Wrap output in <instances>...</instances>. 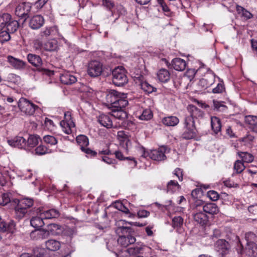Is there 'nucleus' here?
<instances>
[{"label": "nucleus", "mask_w": 257, "mask_h": 257, "mask_svg": "<svg viewBox=\"0 0 257 257\" xmlns=\"http://www.w3.org/2000/svg\"><path fill=\"white\" fill-rule=\"evenodd\" d=\"M112 82L117 86H124L128 82V78L124 68L121 67L115 68L112 71Z\"/></svg>", "instance_id": "f257e3e1"}, {"label": "nucleus", "mask_w": 257, "mask_h": 257, "mask_svg": "<svg viewBox=\"0 0 257 257\" xmlns=\"http://www.w3.org/2000/svg\"><path fill=\"white\" fill-rule=\"evenodd\" d=\"M247 249L248 254L252 257L257 256V235L254 232L249 231L245 234Z\"/></svg>", "instance_id": "f03ea898"}, {"label": "nucleus", "mask_w": 257, "mask_h": 257, "mask_svg": "<svg viewBox=\"0 0 257 257\" xmlns=\"http://www.w3.org/2000/svg\"><path fill=\"white\" fill-rule=\"evenodd\" d=\"M128 223L131 225H134L137 226H144L147 224V223H140V222H126L123 220H119L115 222L116 227L115 231L117 235H122L123 233L126 234L129 230H132L133 228L131 227L126 226L125 225Z\"/></svg>", "instance_id": "7ed1b4c3"}, {"label": "nucleus", "mask_w": 257, "mask_h": 257, "mask_svg": "<svg viewBox=\"0 0 257 257\" xmlns=\"http://www.w3.org/2000/svg\"><path fill=\"white\" fill-rule=\"evenodd\" d=\"M18 107L21 111L27 115H33L38 106L27 99L21 97L18 102Z\"/></svg>", "instance_id": "20e7f679"}, {"label": "nucleus", "mask_w": 257, "mask_h": 257, "mask_svg": "<svg viewBox=\"0 0 257 257\" xmlns=\"http://www.w3.org/2000/svg\"><path fill=\"white\" fill-rule=\"evenodd\" d=\"M215 76L213 73L209 72L204 76L197 84L198 91H201L211 86L215 82Z\"/></svg>", "instance_id": "39448f33"}, {"label": "nucleus", "mask_w": 257, "mask_h": 257, "mask_svg": "<svg viewBox=\"0 0 257 257\" xmlns=\"http://www.w3.org/2000/svg\"><path fill=\"white\" fill-rule=\"evenodd\" d=\"M103 70L102 64L98 61H91L88 63L87 67L88 74L92 77L100 76Z\"/></svg>", "instance_id": "423d86ee"}, {"label": "nucleus", "mask_w": 257, "mask_h": 257, "mask_svg": "<svg viewBox=\"0 0 257 257\" xmlns=\"http://www.w3.org/2000/svg\"><path fill=\"white\" fill-rule=\"evenodd\" d=\"M134 232V229L129 230L126 234L123 233L122 235H117L119 237L117 239V242L119 245L123 247H126L130 244L134 243L136 242V238L133 235Z\"/></svg>", "instance_id": "0eeeda50"}, {"label": "nucleus", "mask_w": 257, "mask_h": 257, "mask_svg": "<svg viewBox=\"0 0 257 257\" xmlns=\"http://www.w3.org/2000/svg\"><path fill=\"white\" fill-rule=\"evenodd\" d=\"M32 5L29 3L24 2L19 4L16 8V15L21 18L24 19L25 21L29 17V13L31 11Z\"/></svg>", "instance_id": "6e6552de"}, {"label": "nucleus", "mask_w": 257, "mask_h": 257, "mask_svg": "<svg viewBox=\"0 0 257 257\" xmlns=\"http://www.w3.org/2000/svg\"><path fill=\"white\" fill-rule=\"evenodd\" d=\"M215 250L218 252L221 256L228 253L230 248L229 243L224 239L218 240L214 244Z\"/></svg>", "instance_id": "1a4fd4ad"}, {"label": "nucleus", "mask_w": 257, "mask_h": 257, "mask_svg": "<svg viewBox=\"0 0 257 257\" xmlns=\"http://www.w3.org/2000/svg\"><path fill=\"white\" fill-rule=\"evenodd\" d=\"M126 94L123 93L119 92L115 90H110L106 96V99L108 102H109L111 107L114 105L120 98H126Z\"/></svg>", "instance_id": "9d476101"}, {"label": "nucleus", "mask_w": 257, "mask_h": 257, "mask_svg": "<svg viewBox=\"0 0 257 257\" xmlns=\"http://www.w3.org/2000/svg\"><path fill=\"white\" fill-rule=\"evenodd\" d=\"M7 61L10 65L15 69H23L25 68L26 62L16 58L11 55H9L7 57Z\"/></svg>", "instance_id": "9b49d317"}, {"label": "nucleus", "mask_w": 257, "mask_h": 257, "mask_svg": "<svg viewBox=\"0 0 257 257\" xmlns=\"http://www.w3.org/2000/svg\"><path fill=\"white\" fill-rule=\"evenodd\" d=\"M193 217L194 220L202 226L206 225L208 221V216L203 212L202 209H199L198 211L193 212Z\"/></svg>", "instance_id": "f8f14e48"}, {"label": "nucleus", "mask_w": 257, "mask_h": 257, "mask_svg": "<svg viewBox=\"0 0 257 257\" xmlns=\"http://www.w3.org/2000/svg\"><path fill=\"white\" fill-rule=\"evenodd\" d=\"M9 144L15 147L19 148H27L26 139L23 137L17 136L13 139L8 140Z\"/></svg>", "instance_id": "ddd939ff"}, {"label": "nucleus", "mask_w": 257, "mask_h": 257, "mask_svg": "<svg viewBox=\"0 0 257 257\" xmlns=\"http://www.w3.org/2000/svg\"><path fill=\"white\" fill-rule=\"evenodd\" d=\"M31 237L33 239L39 240L47 238L49 236V231L46 229H37L31 233Z\"/></svg>", "instance_id": "4468645a"}, {"label": "nucleus", "mask_w": 257, "mask_h": 257, "mask_svg": "<svg viewBox=\"0 0 257 257\" xmlns=\"http://www.w3.org/2000/svg\"><path fill=\"white\" fill-rule=\"evenodd\" d=\"M44 24V19L41 15H36L33 17L29 22L30 27L33 29H38Z\"/></svg>", "instance_id": "2eb2a0df"}, {"label": "nucleus", "mask_w": 257, "mask_h": 257, "mask_svg": "<svg viewBox=\"0 0 257 257\" xmlns=\"http://www.w3.org/2000/svg\"><path fill=\"white\" fill-rule=\"evenodd\" d=\"M197 136L196 128H184V132L181 135V138L183 140H191L195 139Z\"/></svg>", "instance_id": "dca6fc26"}, {"label": "nucleus", "mask_w": 257, "mask_h": 257, "mask_svg": "<svg viewBox=\"0 0 257 257\" xmlns=\"http://www.w3.org/2000/svg\"><path fill=\"white\" fill-rule=\"evenodd\" d=\"M187 110L190 113L188 116H191L194 119V118L202 117L204 114L203 112L200 109L192 104L189 105L187 106Z\"/></svg>", "instance_id": "f3484780"}, {"label": "nucleus", "mask_w": 257, "mask_h": 257, "mask_svg": "<svg viewBox=\"0 0 257 257\" xmlns=\"http://www.w3.org/2000/svg\"><path fill=\"white\" fill-rule=\"evenodd\" d=\"M27 59L28 62L35 67H40L42 65V60L39 55L31 53L28 54Z\"/></svg>", "instance_id": "a211bd4d"}, {"label": "nucleus", "mask_w": 257, "mask_h": 257, "mask_svg": "<svg viewBox=\"0 0 257 257\" xmlns=\"http://www.w3.org/2000/svg\"><path fill=\"white\" fill-rule=\"evenodd\" d=\"M61 82L66 85H71L77 81L76 78L69 72H66L61 75Z\"/></svg>", "instance_id": "6ab92c4d"}, {"label": "nucleus", "mask_w": 257, "mask_h": 257, "mask_svg": "<svg viewBox=\"0 0 257 257\" xmlns=\"http://www.w3.org/2000/svg\"><path fill=\"white\" fill-rule=\"evenodd\" d=\"M15 224L14 221L11 220L8 222L2 221L0 222V231L13 233L15 230Z\"/></svg>", "instance_id": "aec40b11"}, {"label": "nucleus", "mask_w": 257, "mask_h": 257, "mask_svg": "<svg viewBox=\"0 0 257 257\" xmlns=\"http://www.w3.org/2000/svg\"><path fill=\"white\" fill-rule=\"evenodd\" d=\"M172 66L175 70L182 71L185 69L186 62L181 58H175L172 61Z\"/></svg>", "instance_id": "412c9836"}, {"label": "nucleus", "mask_w": 257, "mask_h": 257, "mask_svg": "<svg viewBox=\"0 0 257 257\" xmlns=\"http://www.w3.org/2000/svg\"><path fill=\"white\" fill-rule=\"evenodd\" d=\"M97 120L102 126L106 128H111L113 126L112 121L110 116L108 115L104 114H100L98 116Z\"/></svg>", "instance_id": "4be33fe9"}, {"label": "nucleus", "mask_w": 257, "mask_h": 257, "mask_svg": "<svg viewBox=\"0 0 257 257\" xmlns=\"http://www.w3.org/2000/svg\"><path fill=\"white\" fill-rule=\"evenodd\" d=\"M39 212L40 213V215L43 217L44 219L56 218L59 217L60 215L59 211L55 209L48 210L43 212H40V211Z\"/></svg>", "instance_id": "5701e85b"}, {"label": "nucleus", "mask_w": 257, "mask_h": 257, "mask_svg": "<svg viewBox=\"0 0 257 257\" xmlns=\"http://www.w3.org/2000/svg\"><path fill=\"white\" fill-rule=\"evenodd\" d=\"M245 122L248 125V128L252 132L257 133V116L248 115L246 117Z\"/></svg>", "instance_id": "b1692460"}, {"label": "nucleus", "mask_w": 257, "mask_h": 257, "mask_svg": "<svg viewBox=\"0 0 257 257\" xmlns=\"http://www.w3.org/2000/svg\"><path fill=\"white\" fill-rule=\"evenodd\" d=\"M148 250L149 248L144 245H137L133 247H130L126 249V251L130 255H136L140 253H143L145 250Z\"/></svg>", "instance_id": "393cba45"}, {"label": "nucleus", "mask_w": 257, "mask_h": 257, "mask_svg": "<svg viewBox=\"0 0 257 257\" xmlns=\"http://www.w3.org/2000/svg\"><path fill=\"white\" fill-rule=\"evenodd\" d=\"M201 209L203 212L210 214H216L219 212L218 206L215 203H207L204 205Z\"/></svg>", "instance_id": "a878e982"}, {"label": "nucleus", "mask_w": 257, "mask_h": 257, "mask_svg": "<svg viewBox=\"0 0 257 257\" xmlns=\"http://www.w3.org/2000/svg\"><path fill=\"white\" fill-rule=\"evenodd\" d=\"M15 204H18L19 206L27 210L28 208L31 207L33 205V200L30 198H24L21 200L14 199L13 200Z\"/></svg>", "instance_id": "bb28decb"}, {"label": "nucleus", "mask_w": 257, "mask_h": 257, "mask_svg": "<svg viewBox=\"0 0 257 257\" xmlns=\"http://www.w3.org/2000/svg\"><path fill=\"white\" fill-rule=\"evenodd\" d=\"M162 122L166 126H174L179 123V119L175 116H169L164 117Z\"/></svg>", "instance_id": "cd10ccee"}, {"label": "nucleus", "mask_w": 257, "mask_h": 257, "mask_svg": "<svg viewBox=\"0 0 257 257\" xmlns=\"http://www.w3.org/2000/svg\"><path fill=\"white\" fill-rule=\"evenodd\" d=\"M43 48L47 51H56L58 48L57 42L55 39L50 40L44 44Z\"/></svg>", "instance_id": "c85d7f7f"}, {"label": "nucleus", "mask_w": 257, "mask_h": 257, "mask_svg": "<svg viewBox=\"0 0 257 257\" xmlns=\"http://www.w3.org/2000/svg\"><path fill=\"white\" fill-rule=\"evenodd\" d=\"M45 245L48 249L52 251L58 250L61 246L59 241L54 239H50L46 241Z\"/></svg>", "instance_id": "c756f323"}, {"label": "nucleus", "mask_w": 257, "mask_h": 257, "mask_svg": "<svg viewBox=\"0 0 257 257\" xmlns=\"http://www.w3.org/2000/svg\"><path fill=\"white\" fill-rule=\"evenodd\" d=\"M40 138L37 135H30L27 140H26L27 148H34L38 144Z\"/></svg>", "instance_id": "7c9ffc66"}, {"label": "nucleus", "mask_w": 257, "mask_h": 257, "mask_svg": "<svg viewBox=\"0 0 257 257\" xmlns=\"http://www.w3.org/2000/svg\"><path fill=\"white\" fill-rule=\"evenodd\" d=\"M19 27V23L16 20L12 19L11 16L10 21L7 24L6 29L10 33L16 32Z\"/></svg>", "instance_id": "2f4dec72"}, {"label": "nucleus", "mask_w": 257, "mask_h": 257, "mask_svg": "<svg viewBox=\"0 0 257 257\" xmlns=\"http://www.w3.org/2000/svg\"><path fill=\"white\" fill-rule=\"evenodd\" d=\"M112 116L118 119L123 120L127 117V114L123 109L112 108Z\"/></svg>", "instance_id": "473e14b6"}, {"label": "nucleus", "mask_w": 257, "mask_h": 257, "mask_svg": "<svg viewBox=\"0 0 257 257\" xmlns=\"http://www.w3.org/2000/svg\"><path fill=\"white\" fill-rule=\"evenodd\" d=\"M48 231H49V234L58 235L62 232L63 227L57 224H50L48 225Z\"/></svg>", "instance_id": "72a5a7b5"}, {"label": "nucleus", "mask_w": 257, "mask_h": 257, "mask_svg": "<svg viewBox=\"0 0 257 257\" xmlns=\"http://www.w3.org/2000/svg\"><path fill=\"white\" fill-rule=\"evenodd\" d=\"M211 124L212 130L215 134H217L220 131L221 124L220 119L216 117L213 116L211 117Z\"/></svg>", "instance_id": "f704fd0d"}, {"label": "nucleus", "mask_w": 257, "mask_h": 257, "mask_svg": "<svg viewBox=\"0 0 257 257\" xmlns=\"http://www.w3.org/2000/svg\"><path fill=\"white\" fill-rule=\"evenodd\" d=\"M181 188L180 185L177 181L174 180L170 181L167 185V191L170 192L172 194L177 191H179Z\"/></svg>", "instance_id": "c9c22d12"}, {"label": "nucleus", "mask_w": 257, "mask_h": 257, "mask_svg": "<svg viewBox=\"0 0 257 257\" xmlns=\"http://www.w3.org/2000/svg\"><path fill=\"white\" fill-rule=\"evenodd\" d=\"M43 219V217L41 216L33 217L30 221L31 225L34 228L39 229L45 224Z\"/></svg>", "instance_id": "e433bc0d"}, {"label": "nucleus", "mask_w": 257, "mask_h": 257, "mask_svg": "<svg viewBox=\"0 0 257 257\" xmlns=\"http://www.w3.org/2000/svg\"><path fill=\"white\" fill-rule=\"evenodd\" d=\"M239 157L241 159L242 162L251 163L254 160L253 155L246 152H238L237 153Z\"/></svg>", "instance_id": "4c0bfd02"}, {"label": "nucleus", "mask_w": 257, "mask_h": 257, "mask_svg": "<svg viewBox=\"0 0 257 257\" xmlns=\"http://www.w3.org/2000/svg\"><path fill=\"white\" fill-rule=\"evenodd\" d=\"M76 141L80 146L81 150L86 147L89 144L87 137L84 135H79L76 137Z\"/></svg>", "instance_id": "58836bf2"}, {"label": "nucleus", "mask_w": 257, "mask_h": 257, "mask_svg": "<svg viewBox=\"0 0 257 257\" xmlns=\"http://www.w3.org/2000/svg\"><path fill=\"white\" fill-rule=\"evenodd\" d=\"M236 9L238 14L241 15L242 17H244L246 19H250L252 18L253 15L252 14L244 8L239 5H236Z\"/></svg>", "instance_id": "ea45409f"}, {"label": "nucleus", "mask_w": 257, "mask_h": 257, "mask_svg": "<svg viewBox=\"0 0 257 257\" xmlns=\"http://www.w3.org/2000/svg\"><path fill=\"white\" fill-rule=\"evenodd\" d=\"M11 15L8 13L0 15V31L6 28L9 21H10Z\"/></svg>", "instance_id": "a19ab883"}, {"label": "nucleus", "mask_w": 257, "mask_h": 257, "mask_svg": "<svg viewBox=\"0 0 257 257\" xmlns=\"http://www.w3.org/2000/svg\"><path fill=\"white\" fill-rule=\"evenodd\" d=\"M114 154L115 155V157L117 159H118L119 160H127L131 161L132 162L133 167H135L137 166V162L134 158H133V157H124L122 153L119 151H115Z\"/></svg>", "instance_id": "79ce46f5"}, {"label": "nucleus", "mask_w": 257, "mask_h": 257, "mask_svg": "<svg viewBox=\"0 0 257 257\" xmlns=\"http://www.w3.org/2000/svg\"><path fill=\"white\" fill-rule=\"evenodd\" d=\"M15 212L16 218L18 220H20L25 216V214L27 212V210L19 206V205L16 204V206L15 207Z\"/></svg>", "instance_id": "37998d69"}, {"label": "nucleus", "mask_w": 257, "mask_h": 257, "mask_svg": "<svg viewBox=\"0 0 257 257\" xmlns=\"http://www.w3.org/2000/svg\"><path fill=\"white\" fill-rule=\"evenodd\" d=\"M213 106L214 110L219 112L225 111L227 109V106L224 104V102L216 100H213Z\"/></svg>", "instance_id": "c03bdc74"}, {"label": "nucleus", "mask_w": 257, "mask_h": 257, "mask_svg": "<svg viewBox=\"0 0 257 257\" xmlns=\"http://www.w3.org/2000/svg\"><path fill=\"white\" fill-rule=\"evenodd\" d=\"M61 123L65 125H70L71 126H75V123L72 119L71 113L67 111L64 114V118L63 120L61 121Z\"/></svg>", "instance_id": "a18cd8bd"}, {"label": "nucleus", "mask_w": 257, "mask_h": 257, "mask_svg": "<svg viewBox=\"0 0 257 257\" xmlns=\"http://www.w3.org/2000/svg\"><path fill=\"white\" fill-rule=\"evenodd\" d=\"M183 123L184 128H196L194 119L191 116H186Z\"/></svg>", "instance_id": "49530a36"}, {"label": "nucleus", "mask_w": 257, "mask_h": 257, "mask_svg": "<svg viewBox=\"0 0 257 257\" xmlns=\"http://www.w3.org/2000/svg\"><path fill=\"white\" fill-rule=\"evenodd\" d=\"M153 117V113L149 109H146L143 110L142 114L139 116V118L141 120H148Z\"/></svg>", "instance_id": "de8ad7c7"}, {"label": "nucleus", "mask_w": 257, "mask_h": 257, "mask_svg": "<svg viewBox=\"0 0 257 257\" xmlns=\"http://www.w3.org/2000/svg\"><path fill=\"white\" fill-rule=\"evenodd\" d=\"M141 88L146 92L151 93L156 91V88L151 85L147 82H143L141 83Z\"/></svg>", "instance_id": "09e8293b"}, {"label": "nucleus", "mask_w": 257, "mask_h": 257, "mask_svg": "<svg viewBox=\"0 0 257 257\" xmlns=\"http://www.w3.org/2000/svg\"><path fill=\"white\" fill-rule=\"evenodd\" d=\"M184 219L180 216H175L172 219V226L175 228H180L183 224Z\"/></svg>", "instance_id": "8fccbe9b"}, {"label": "nucleus", "mask_w": 257, "mask_h": 257, "mask_svg": "<svg viewBox=\"0 0 257 257\" xmlns=\"http://www.w3.org/2000/svg\"><path fill=\"white\" fill-rule=\"evenodd\" d=\"M245 168L243 163L240 160H236L233 166V169L235 171L236 174L241 173Z\"/></svg>", "instance_id": "3c124183"}, {"label": "nucleus", "mask_w": 257, "mask_h": 257, "mask_svg": "<svg viewBox=\"0 0 257 257\" xmlns=\"http://www.w3.org/2000/svg\"><path fill=\"white\" fill-rule=\"evenodd\" d=\"M128 104L126 98H120L111 107L117 109H123Z\"/></svg>", "instance_id": "603ef678"}, {"label": "nucleus", "mask_w": 257, "mask_h": 257, "mask_svg": "<svg viewBox=\"0 0 257 257\" xmlns=\"http://www.w3.org/2000/svg\"><path fill=\"white\" fill-rule=\"evenodd\" d=\"M122 125L125 129L131 131H134L137 128L136 124L130 120H125L123 121Z\"/></svg>", "instance_id": "864d4df0"}, {"label": "nucleus", "mask_w": 257, "mask_h": 257, "mask_svg": "<svg viewBox=\"0 0 257 257\" xmlns=\"http://www.w3.org/2000/svg\"><path fill=\"white\" fill-rule=\"evenodd\" d=\"M44 142L51 146L55 145L58 143L57 139L54 136L46 135L43 137Z\"/></svg>", "instance_id": "5fc2aeb1"}, {"label": "nucleus", "mask_w": 257, "mask_h": 257, "mask_svg": "<svg viewBox=\"0 0 257 257\" xmlns=\"http://www.w3.org/2000/svg\"><path fill=\"white\" fill-rule=\"evenodd\" d=\"M49 150L43 145H40L35 150V153L38 155H43L49 152Z\"/></svg>", "instance_id": "6e6d98bb"}, {"label": "nucleus", "mask_w": 257, "mask_h": 257, "mask_svg": "<svg viewBox=\"0 0 257 257\" xmlns=\"http://www.w3.org/2000/svg\"><path fill=\"white\" fill-rule=\"evenodd\" d=\"M254 139V137L251 135H247L245 137L239 139V141L243 143L245 146H249L251 145Z\"/></svg>", "instance_id": "4d7b16f0"}, {"label": "nucleus", "mask_w": 257, "mask_h": 257, "mask_svg": "<svg viewBox=\"0 0 257 257\" xmlns=\"http://www.w3.org/2000/svg\"><path fill=\"white\" fill-rule=\"evenodd\" d=\"M11 39L10 33L6 30L0 32V43L2 44L9 41Z\"/></svg>", "instance_id": "13d9d810"}, {"label": "nucleus", "mask_w": 257, "mask_h": 257, "mask_svg": "<svg viewBox=\"0 0 257 257\" xmlns=\"http://www.w3.org/2000/svg\"><path fill=\"white\" fill-rule=\"evenodd\" d=\"M76 233V229L75 228H70L69 227H66L65 228L63 227L62 232L64 235L69 236L72 238L73 236Z\"/></svg>", "instance_id": "bf43d9fd"}, {"label": "nucleus", "mask_w": 257, "mask_h": 257, "mask_svg": "<svg viewBox=\"0 0 257 257\" xmlns=\"http://www.w3.org/2000/svg\"><path fill=\"white\" fill-rule=\"evenodd\" d=\"M117 138L121 142H126V145L127 142H129L128 135L124 131H118L117 134Z\"/></svg>", "instance_id": "052dcab7"}, {"label": "nucleus", "mask_w": 257, "mask_h": 257, "mask_svg": "<svg viewBox=\"0 0 257 257\" xmlns=\"http://www.w3.org/2000/svg\"><path fill=\"white\" fill-rule=\"evenodd\" d=\"M149 156L153 160L157 161H160L161 160V152L160 150H151Z\"/></svg>", "instance_id": "680f3d73"}, {"label": "nucleus", "mask_w": 257, "mask_h": 257, "mask_svg": "<svg viewBox=\"0 0 257 257\" xmlns=\"http://www.w3.org/2000/svg\"><path fill=\"white\" fill-rule=\"evenodd\" d=\"M225 90V86L222 81L220 82L217 86L212 89V92L213 93H222Z\"/></svg>", "instance_id": "e2e57ef3"}, {"label": "nucleus", "mask_w": 257, "mask_h": 257, "mask_svg": "<svg viewBox=\"0 0 257 257\" xmlns=\"http://www.w3.org/2000/svg\"><path fill=\"white\" fill-rule=\"evenodd\" d=\"M227 239L230 243H234L236 244L240 243V241L239 237L233 233H230L227 235Z\"/></svg>", "instance_id": "0e129e2a"}, {"label": "nucleus", "mask_w": 257, "mask_h": 257, "mask_svg": "<svg viewBox=\"0 0 257 257\" xmlns=\"http://www.w3.org/2000/svg\"><path fill=\"white\" fill-rule=\"evenodd\" d=\"M170 79V73L166 69H162V82H167Z\"/></svg>", "instance_id": "69168bd1"}, {"label": "nucleus", "mask_w": 257, "mask_h": 257, "mask_svg": "<svg viewBox=\"0 0 257 257\" xmlns=\"http://www.w3.org/2000/svg\"><path fill=\"white\" fill-rule=\"evenodd\" d=\"M203 201L201 200H197L194 203L193 206V210L194 212L198 211L199 209H201L204 206Z\"/></svg>", "instance_id": "338daca9"}, {"label": "nucleus", "mask_w": 257, "mask_h": 257, "mask_svg": "<svg viewBox=\"0 0 257 257\" xmlns=\"http://www.w3.org/2000/svg\"><path fill=\"white\" fill-rule=\"evenodd\" d=\"M207 196L210 200L213 201L217 200L219 198L218 193L216 191L213 190L209 191L207 192Z\"/></svg>", "instance_id": "774afa93"}]
</instances>
